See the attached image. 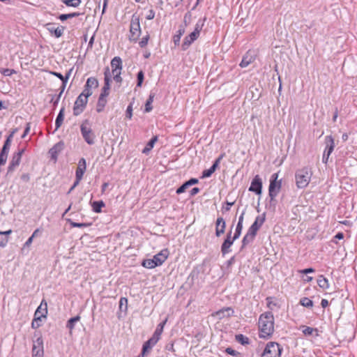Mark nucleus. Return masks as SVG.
Returning <instances> with one entry per match:
<instances>
[{"label": "nucleus", "instance_id": "1", "mask_svg": "<svg viewBox=\"0 0 357 357\" xmlns=\"http://www.w3.org/2000/svg\"><path fill=\"white\" fill-rule=\"evenodd\" d=\"M259 337H270L274 332V317L271 312L261 314L259 318Z\"/></svg>", "mask_w": 357, "mask_h": 357}, {"label": "nucleus", "instance_id": "2", "mask_svg": "<svg viewBox=\"0 0 357 357\" xmlns=\"http://www.w3.org/2000/svg\"><path fill=\"white\" fill-rule=\"evenodd\" d=\"M296 183L298 188H304L309 184L312 172L310 169L307 167H304L303 169H298L296 172Z\"/></svg>", "mask_w": 357, "mask_h": 357}, {"label": "nucleus", "instance_id": "3", "mask_svg": "<svg viewBox=\"0 0 357 357\" xmlns=\"http://www.w3.org/2000/svg\"><path fill=\"white\" fill-rule=\"evenodd\" d=\"M90 96V93L88 89L83 90L82 93L77 97L73 107V114L75 116L79 115L84 109L88 102V98Z\"/></svg>", "mask_w": 357, "mask_h": 357}, {"label": "nucleus", "instance_id": "4", "mask_svg": "<svg viewBox=\"0 0 357 357\" xmlns=\"http://www.w3.org/2000/svg\"><path fill=\"white\" fill-rule=\"evenodd\" d=\"M141 32L139 17L136 14H133L132 15L130 24V40L136 42L138 40Z\"/></svg>", "mask_w": 357, "mask_h": 357}, {"label": "nucleus", "instance_id": "5", "mask_svg": "<svg viewBox=\"0 0 357 357\" xmlns=\"http://www.w3.org/2000/svg\"><path fill=\"white\" fill-rule=\"evenodd\" d=\"M278 173H274L271 175L268 188V195L271 202L275 199V197L278 195L281 188V181H278Z\"/></svg>", "mask_w": 357, "mask_h": 357}, {"label": "nucleus", "instance_id": "6", "mask_svg": "<svg viewBox=\"0 0 357 357\" xmlns=\"http://www.w3.org/2000/svg\"><path fill=\"white\" fill-rule=\"evenodd\" d=\"M282 348L280 344L274 342H268L261 354V357H280Z\"/></svg>", "mask_w": 357, "mask_h": 357}, {"label": "nucleus", "instance_id": "7", "mask_svg": "<svg viewBox=\"0 0 357 357\" xmlns=\"http://www.w3.org/2000/svg\"><path fill=\"white\" fill-rule=\"evenodd\" d=\"M202 29V26L197 24L195 28V30L188 36H187L183 40L182 44L183 50H186L190 45L197 39L199 36L200 31Z\"/></svg>", "mask_w": 357, "mask_h": 357}, {"label": "nucleus", "instance_id": "8", "mask_svg": "<svg viewBox=\"0 0 357 357\" xmlns=\"http://www.w3.org/2000/svg\"><path fill=\"white\" fill-rule=\"evenodd\" d=\"M81 133L86 142L89 144H94L95 135L89 126L88 121H84L80 126Z\"/></svg>", "mask_w": 357, "mask_h": 357}, {"label": "nucleus", "instance_id": "9", "mask_svg": "<svg viewBox=\"0 0 357 357\" xmlns=\"http://www.w3.org/2000/svg\"><path fill=\"white\" fill-rule=\"evenodd\" d=\"M32 357H44L43 340L40 335L33 341Z\"/></svg>", "mask_w": 357, "mask_h": 357}, {"label": "nucleus", "instance_id": "10", "mask_svg": "<svg viewBox=\"0 0 357 357\" xmlns=\"http://www.w3.org/2000/svg\"><path fill=\"white\" fill-rule=\"evenodd\" d=\"M24 152V149H20L17 153H15L10 162L8 168V172H13L17 167L20 165L22 154Z\"/></svg>", "mask_w": 357, "mask_h": 357}, {"label": "nucleus", "instance_id": "11", "mask_svg": "<svg viewBox=\"0 0 357 357\" xmlns=\"http://www.w3.org/2000/svg\"><path fill=\"white\" fill-rule=\"evenodd\" d=\"M265 221V214L258 215L253 224L250 227L248 231L250 234L256 236L257 231L260 229Z\"/></svg>", "mask_w": 357, "mask_h": 357}, {"label": "nucleus", "instance_id": "12", "mask_svg": "<svg viewBox=\"0 0 357 357\" xmlns=\"http://www.w3.org/2000/svg\"><path fill=\"white\" fill-rule=\"evenodd\" d=\"M42 305V304L40 305ZM45 308L44 309L45 313L39 314L40 313L41 306H39L34 314V319L31 323V327L33 328H38L40 326L41 317H45L47 314V303L45 304Z\"/></svg>", "mask_w": 357, "mask_h": 357}, {"label": "nucleus", "instance_id": "13", "mask_svg": "<svg viewBox=\"0 0 357 357\" xmlns=\"http://www.w3.org/2000/svg\"><path fill=\"white\" fill-rule=\"evenodd\" d=\"M234 314V310L231 307H227L220 309L213 313H212L211 316L217 317L218 319H222L225 317H229Z\"/></svg>", "mask_w": 357, "mask_h": 357}, {"label": "nucleus", "instance_id": "14", "mask_svg": "<svg viewBox=\"0 0 357 357\" xmlns=\"http://www.w3.org/2000/svg\"><path fill=\"white\" fill-rule=\"evenodd\" d=\"M262 188V182L259 175L255 176L252 181L249 190L255 192L257 195H261Z\"/></svg>", "mask_w": 357, "mask_h": 357}, {"label": "nucleus", "instance_id": "15", "mask_svg": "<svg viewBox=\"0 0 357 357\" xmlns=\"http://www.w3.org/2000/svg\"><path fill=\"white\" fill-rule=\"evenodd\" d=\"M111 77V73H109V69L107 68L106 71L105 72V83L104 86L102 89V92L100 95L107 96L109 93V89H110V79Z\"/></svg>", "mask_w": 357, "mask_h": 357}, {"label": "nucleus", "instance_id": "16", "mask_svg": "<svg viewBox=\"0 0 357 357\" xmlns=\"http://www.w3.org/2000/svg\"><path fill=\"white\" fill-rule=\"evenodd\" d=\"M326 142L327 144V146L323 155V162H326L325 157L327 156V158H328L329 155L333 152L335 147L334 139L331 136H327L326 137Z\"/></svg>", "mask_w": 357, "mask_h": 357}, {"label": "nucleus", "instance_id": "17", "mask_svg": "<svg viewBox=\"0 0 357 357\" xmlns=\"http://www.w3.org/2000/svg\"><path fill=\"white\" fill-rule=\"evenodd\" d=\"M86 169V160L84 158H82L77 165V167L75 172V176L77 180H82L83 175Z\"/></svg>", "mask_w": 357, "mask_h": 357}, {"label": "nucleus", "instance_id": "18", "mask_svg": "<svg viewBox=\"0 0 357 357\" xmlns=\"http://www.w3.org/2000/svg\"><path fill=\"white\" fill-rule=\"evenodd\" d=\"M223 158V155H220V157H218L215 161L214 162V163L213 164V165L208 169H206L204 170L203 172H202V178H207V177H210L211 176V174L215 172V171L216 170V169L218 168L220 162V160L222 159Z\"/></svg>", "mask_w": 357, "mask_h": 357}, {"label": "nucleus", "instance_id": "19", "mask_svg": "<svg viewBox=\"0 0 357 357\" xmlns=\"http://www.w3.org/2000/svg\"><path fill=\"white\" fill-rule=\"evenodd\" d=\"M215 235L218 237L225 233L226 223L222 217H219L216 220Z\"/></svg>", "mask_w": 357, "mask_h": 357}, {"label": "nucleus", "instance_id": "20", "mask_svg": "<svg viewBox=\"0 0 357 357\" xmlns=\"http://www.w3.org/2000/svg\"><path fill=\"white\" fill-rule=\"evenodd\" d=\"M167 256L168 251L167 250H163L160 252L154 255L153 259L155 262L157 263V266H160L167 259Z\"/></svg>", "mask_w": 357, "mask_h": 357}, {"label": "nucleus", "instance_id": "21", "mask_svg": "<svg viewBox=\"0 0 357 357\" xmlns=\"http://www.w3.org/2000/svg\"><path fill=\"white\" fill-rule=\"evenodd\" d=\"M255 59V56L250 52H248L245 56L243 57L241 62L240 63V66L241 68H246L250 63H252Z\"/></svg>", "mask_w": 357, "mask_h": 357}, {"label": "nucleus", "instance_id": "22", "mask_svg": "<svg viewBox=\"0 0 357 357\" xmlns=\"http://www.w3.org/2000/svg\"><path fill=\"white\" fill-rule=\"evenodd\" d=\"M64 146V144L62 142H60L56 144L50 150V153L51 154V157L53 159H56L57 155L60 153Z\"/></svg>", "mask_w": 357, "mask_h": 357}, {"label": "nucleus", "instance_id": "23", "mask_svg": "<svg viewBox=\"0 0 357 357\" xmlns=\"http://www.w3.org/2000/svg\"><path fill=\"white\" fill-rule=\"evenodd\" d=\"M98 86V79L95 77H89L88 78L86 83L84 86V89H88L89 92L90 93V96L92 94L91 89L92 88H96Z\"/></svg>", "mask_w": 357, "mask_h": 357}, {"label": "nucleus", "instance_id": "24", "mask_svg": "<svg viewBox=\"0 0 357 357\" xmlns=\"http://www.w3.org/2000/svg\"><path fill=\"white\" fill-rule=\"evenodd\" d=\"M70 71H68L67 73V74L66 75V76H63L61 73H56V72H54L52 73V74L54 75H55L56 77H59L61 81H62V86H61V90L62 91H64L65 89V87H66V83L69 79V77H70Z\"/></svg>", "mask_w": 357, "mask_h": 357}, {"label": "nucleus", "instance_id": "25", "mask_svg": "<svg viewBox=\"0 0 357 357\" xmlns=\"http://www.w3.org/2000/svg\"><path fill=\"white\" fill-rule=\"evenodd\" d=\"M234 241V239H232V240L225 239V241L223 242V243L221 246V252L223 255H225L230 252L229 248L232 245Z\"/></svg>", "mask_w": 357, "mask_h": 357}, {"label": "nucleus", "instance_id": "26", "mask_svg": "<svg viewBox=\"0 0 357 357\" xmlns=\"http://www.w3.org/2000/svg\"><path fill=\"white\" fill-rule=\"evenodd\" d=\"M64 29H65V28L62 26H57V27L50 26L48 28V30L50 31V32H51L52 33H54V35L56 38H59L63 35Z\"/></svg>", "mask_w": 357, "mask_h": 357}, {"label": "nucleus", "instance_id": "27", "mask_svg": "<svg viewBox=\"0 0 357 357\" xmlns=\"http://www.w3.org/2000/svg\"><path fill=\"white\" fill-rule=\"evenodd\" d=\"M157 141L158 137L154 136L142 150V153L144 154H148L150 152V151L153 148V146Z\"/></svg>", "mask_w": 357, "mask_h": 357}, {"label": "nucleus", "instance_id": "28", "mask_svg": "<svg viewBox=\"0 0 357 357\" xmlns=\"http://www.w3.org/2000/svg\"><path fill=\"white\" fill-rule=\"evenodd\" d=\"M317 284L320 288L324 289H326L329 287L328 280L324 275L319 276Z\"/></svg>", "mask_w": 357, "mask_h": 357}, {"label": "nucleus", "instance_id": "29", "mask_svg": "<svg viewBox=\"0 0 357 357\" xmlns=\"http://www.w3.org/2000/svg\"><path fill=\"white\" fill-rule=\"evenodd\" d=\"M107 96L100 95L98 104H97V111L100 112L103 110L106 103H107Z\"/></svg>", "mask_w": 357, "mask_h": 357}, {"label": "nucleus", "instance_id": "30", "mask_svg": "<svg viewBox=\"0 0 357 357\" xmlns=\"http://www.w3.org/2000/svg\"><path fill=\"white\" fill-rule=\"evenodd\" d=\"M184 33H185V27L181 26L179 27V29L177 31V33L175 34L173 37L174 43L176 45H179L181 38L183 35Z\"/></svg>", "mask_w": 357, "mask_h": 357}, {"label": "nucleus", "instance_id": "31", "mask_svg": "<svg viewBox=\"0 0 357 357\" xmlns=\"http://www.w3.org/2000/svg\"><path fill=\"white\" fill-rule=\"evenodd\" d=\"M64 107H62L56 119L55 126L56 130L59 128L63 123V116H64Z\"/></svg>", "mask_w": 357, "mask_h": 357}, {"label": "nucleus", "instance_id": "32", "mask_svg": "<svg viewBox=\"0 0 357 357\" xmlns=\"http://www.w3.org/2000/svg\"><path fill=\"white\" fill-rule=\"evenodd\" d=\"M112 69H122V61L120 57L116 56L111 61Z\"/></svg>", "mask_w": 357, "mask_h": 357}, {"label": "nucleus", "instance_id": "33", "mask_svg": "<svg viewBox=\"0 0 357 357\" xmlns=\"http://www.w3.org/2000/svg\"><path fill=\"white\" fill-rule=\"evenodd\" d=\"M121 69H112V75L113 76L114 80L121 84L122 82V78L121 77Z\"/></svg>", "mask_w": 357, "mask_h": 357}, {"label": "nucleus", "instance_id": "34", "mask_svg": "<svg viewBox=\"0 0 357 357\" xmlns=\"http://www.w3.org/2000/svg\"><path fill=\"white\" fill-rule=\"evenodd\" d=\"M142 265L146 268H153L157 266V263L155 262L153 259H145L142 261Z\"/></svg>", "mask_w": 357, "mask_h": 357}, {"label": "nucleus", "instance_id": "35", "mask_svg": "<svg viewBox=\"0 0 357 357\" xmlns=\"http://www.w3.org/2000/svg\"><path fill=\"white\" fill-rule=\"evenodd\" d=\"M154 97H155V94L154 93H151L149 95V98L146 100V102L145 104V109L144 110H145L146 112H151L152 110L151 104L153 102Z\"/></svg>", "mask_w": 357, "mask_h": 357}, {"label": "nucleus", "instance_id": "36", "mask_svg": "<svg viewBox=\"0 0 357 357\" xmlns=\"http://www.w3.org/2000/svg\"><path fill=\"white\" fill-rule=\"evenodd\" d=\"M255 236V235H253V234H250L249 231H248L242 240L243 247L245 246L246 245H248V243L252 242L254 240Z\"/></svg>", "mask_w": 357, "mask_h": 357}, {"label": "nucleus", "instance_id": "37", "mask_svg": "<svg viewBox=\"0 0 357 357\" xmlns=\"http://www.w3.org/2000/svg\"><path fill=\"white\" fill-rule=\"evenodd\" d=\"M236 340L243 345L249 344V338L242 334L236 335Z\"/></svg>", "mask_w": 357, "mask_h": 357}, {"label": "nucleus", "instance_id": "38", "mask_svg": "<svg viewBox=\"0 0 357 357\" xmlns=\"http://www.w3.org/2000/svg\"><path fill=\"white\" fill-rule=\"evenodd\" d=\"M67 6L77 7L81 3V0H61Z\"/></svg>", "mask_w": 357, "mask_h": 357}, {"label": "nucleus", "instance_id": "39", "mask_svg": "<svg viewBox=\"0 0 357 357\" xmlns=\"http://www.w3.org/2000/svg\"><path fill=\"white\" fill-rule=\"evenodd\" d=\"M105 206V204L102 201L99 202H93L92 204V207L93 211L96 213H100L101 211V208Z\"/></svg>", "mask_w": 357, "mask_h": 357}, {"label": "nucleus", "instance_id": "40", "mask_svg": "<svg viewBox=\"0 0 357 357\" xmlns=\"http://www.w3.org/2000/svg\"><path fill=\"white\" fill-rule=\"evenodd\" d=\"M315 333V335L318 336V330L317 328H313L309 326H304V329L303 330V333L306 335H311L313 333Z\"/></svg>", "mask_w": 357, "mask_h": 357}, {"label": "nucleus", "instance_id": "41", "mask_svg": "<svg viewBox=\"0 0 357 357\" xmlns=\"http://www.w3.org/2000/svg\"><path fill=\"white\" fill-rule=\"evenodd\" d=\"M80 319V317L79 316H76L75 317H73V318H70L68 321V323H67V327L70 329V330H73L74 328V326H75V324L76 322H77L78 321H79Z\"/></svg>", "mask_w": 357, "mask_h": 357}, {"label": "nucleus", "instance_id": "42", "mask_svg": "<svg viewBox=\"0 0 357 357\" xmlns=\"http://www.w3.org/2000/svg\"><path fill=\"white\" fill-rule=\"evenodd\" d=\"M167 321V319H165V320L164 321L159 324L158 326H157V328L155 329V331L154 332V334H155L156 335H158L160 337V335L163 331L164 326L166 324Z\"/></svg>", "mask_w": 357, "mask_h": 357}, {"label": "nucleus", "instance_id": "43", "mask_svg": "<svg viewBox=\"0 0 357 357\" xmlns=\"http://www.w3.org/2000/svg\"><path fill=\"white\" fill-rule=\"evenodd\" d=\"M300 303L304 306V307H311L313 306V302L309 299L308 298H303L301 301H300Z\"/></svg>", "mask_w": 357, "mask_h": 357}, {"label": "nucleus", "instance_id": "44", "mask_svg": "<svg viewBox=\"0 0 357 357\" xmlns=\"http://www.w3.org/2000/svg\"><path fill=\"white\" fill-rule=\"evenodd\" d=\"M0 73L4 76H11L12 75L15 74L16 71L13 69L0 68Z\"/></svg>", "mask_w": 357, "mask_h": 357}, {"label": "nucleus", "instance_id": "45", "mask_svg": "<svg viewBox=\"0 0 357 357\" xmlns=\"http://www.w3.org/2000/svg\"><path fill=\"white\" fill-rule=\"evenodd\" d=\"M152 345L150 344H148V341L145 342L142 351V356L144 357V356L149 351V349L152 348Z\"/></svg>", "mask_w": 357, "mask_h": 357}, {"label": "nucleus", "instance_id": "46", "mask_svg": "<svg viewBox=\"0 0 357 357\" xmlns=\"http://www.w3.org/2000/svg\"><path fill=\"white\" fill-rule=\"evenodd\" d=\"M12 137H13V134H10L8 137L7 139L6 140L5 144H4L3 147L1 151H8V149H9V146H10V142H11V138Z\"/></svg>", "mask_w": 357, "mask_h": 357}, {"label": "nucleus", "instance_id": "47", "mask_svg": "<svg viewBox=\"0 0 357 357\" xmlns=\"http://www.w3.org/2000/svg\"><path fill=\"white\" fill-rule=\"evenodd\" d=\"M8 157V151H1L0 153V165H4Z\"/></svg>", "mask_w": 357, "mask_h": 357}, {"label": "nucleus", "instance_id": "48", "mask_svg": "<svg viewBox=\"0 0 357 357\" xmlns=\"http://www.w3.org/2000/svg\"><path fill=\"white\" fill-rule=\"evenodd\" d=\"M123 306H125L124 310L126 311L128 308V299L125 297L121 298L119 301V308L122 310Z\"/></svg>", "mask_w": 357, "mask_h": 357}, {"label": "nucleus", "instance_id": "49", "mask_svg": "<svg viewBox=\"0 0 357 357\" xmlns=\"http://www.w3.org/2000/svg\"><path fill=\"white\" fill-rule=\"evenodd\" d=\"M144 73H143V71L140 70L137 73V86L140 87L142 86L143 80H144Z\"/></svg>", "mask_w": 357, "mask_h": 357}, {"label": "nucleus", "instance_id": "50", "mask_svg": "<svg viewBox=\"0 0 357 357\" xmlns=\"http://www.w3.org/2000/svg\"><path fill=\"white\" fill-rule=\"evenodd\" d=\"M159 340L160 337L153 333V336L147 341L148 344H150L153 347Z\"/></svg>", "mask_w": 357, "mask_h": 357}, {"label": "nucleus", "instance_id": "51", "mask_svg": "<svg viewBox=\"0 0 357 357\" xmlns=\"http://www.w3.org/2000/svg\"><path fill=\"white\" fill-rule=\"evenodd\" d=\"M149 40V35L147 34L146 36H144L141 40L139 43V45L141 47H144L148 44Z\"/></svg>", "mask_w": 357, "mask_h": 357}, {"label": "nucleus", "instance_id": "52", "mask_svg": "<svg viewBox=\"0 0 357 357\" xmlns=\"http://www.w3.org/2000/svg\"><path fill=\"white\" fill-rule=\"evenodd\" d=\"M70 225L73 227H87L91 225L90 223H77L70 221Z\"/></svg>", "mask_w": 357, "mask_h": 357}, {"label": "nucleus", "instance_id": "53", "mask_svg": "<svg viewBox=\"0 0 357 357\" xmlns=\"http://www.w3.org/2000/svg\"><path fill=\"white\" fill-rule=\"evenodd\" d=\"M34 238H32V236H31L28 239L27 241L24 243V244L23 245V247L22 248V251H24L26 248H29L30 245H31L32 242H33V240Z\"/></svg>", "mask_w": 357, "mask_h": 357}, {"label": "nucleus", "instance_id": "54", "mask_svg": "<svg viewBox=\"0 0 357 357\" xmlns=\"http://www.w3.org/2000/svg\"><path fill=\"white\" fill-rule=\"evenodd\" d=\"M188 187H189V185L187 183V182L184 183L181 186H180L176 190V193L177 194H181V193L184 192L185 191L186 188H188Z\"/></svg>", "mask_w": 357, "mask_h": 357}, {"label": "nucleus", "instance_id": "55", "mask_svg": "<svg viewBox=\"0 0 357 357\" xmlns=\"http://www.w3.org/2000/svg\"><path fill=\"white\" fill-rule=\"evenodd\" d=\"M126 116L129 119H130L132 118V107L131 104L130 105H128V107H127Z\"/></svg>", "mask_w": 357, "mask_h": 357}, {"label": "nucleus", "instance_id": "56", "mask_svg": "<svg viewBox=\"0 0 357 357\" xmlns=\"http://www.w3.org/2000/svg\"><path fill=\"white\" fill-rule=\"evenodd\" d=\"M63 91H62V90H61V92L59 93V94L57 96V97L56 98V99H54V98H52L51 101L53 102L54 105H56L58 104L59 100H60V98L62 95Z\"/></svg>", "mask_w": 357, "mask_h": 357}, {"label": "nucleus", "instance_id": "57", "mask_svg": "<svg viewBox=\"0 0 357 357\" xmlns=\"http://www.w3.org/2000/svg\"><path fill=\"white\" fill-rule=\"evenodd\" d=\"M154 17H155V12L152 9L149 10L146 18L147 20H150L153 19Z\"/></svg>", "mask_w": 357, "mask_h": 357}, {"label": "nucleus", "instance_id": "58", "mask_svg": "<svg viewBox=\"0 0 357 357\" xmlns=\"http://www.w3.org/2000/svg\"><path fill=\"white\" fill-rule=\"evenodd\" d=\"M226 352L231 356H236L238 353L233 349L228 347L226 349Z\"/></svg>", "mask_w": 357, "mask_h": 357}, {"label": "nucleus", "instance_id": "59", "mask_svg": "<svg viewBox=\"0 0 357 357\" xmlns=\"http://www.w3.org/2000/svg\"><path fill=\"white\" fill-rule=\"evenodd\" d=\"M30 128H31L30 123H26V126L25 130L24 131V133L22 136V138H25L26 135L29 132Z\"/></svg>", "mask_w": 357, "mask_h": 357}, {"label": "nucleus", "instance_id": "60", "mask_svg": "<svg viewBox=\"0 0 357 357\" xmlns=\"http://www.w3.org/2000/svg\"><path fill=\"white\" fill-rule=\"evenodd\" d=\"M299 272L301 273H303V274H307V273H314V270L312 268H309L301 270Z\"/></svg>", "mask_w": 357, "mask_h": 357}, {"label": "nucleus", "instance_id": "61", "mask_svg": "<svg viewBox=\"0 0 357 357\" xmlns=\"http://www.w3.org/2000/svg\"><path fill=\"white\" fill-rule=\"evenodd\" d=\"M186 182L188 184V185L190 186L192 185L197 184L199 182V181L197 178H191V179H190L189 181H188Z\"/></svg>", "mask_w": 357, "mask_h": 357}, {"label": "nucleus", "instance_id": "62", "mask_svg": "<svg viewBox=\"0 0 357 357\" xmlns=\"http://www.w3.org/2000/svg\"><path fill=\"white\" fill-rule=\"evenodd\" d=\"M12 233V230L9 229L6 231H1V234L6 238L8 239V236Z\"/></svg>", "mask_w": 357, "mask_h": 357}, {"label": "nucleus", "instance_id": "63", "mask_svg": "<svg viewBox=\"0 0 357 357\" xmlns=\"http://www.w3.org/2000/svg\"><path fill=\"white\" fill-rule=\"evenodd\" d=\"M199 188H193L190 191V195L194 196L199 192Z\"/></svg>", "mask_w": 357, "mask_h": 357}, {"label": "nucleus", "instance_id": "64", "mask_svg": "<svg viewBox=\"0 0 357 357\" xmlns=\"http://www.w3.org/2000/svg\"><path fill=\"white\" fill-rule=\"evenodd\" d=\"M59 18L61 21H65V20L69 19V16H68V14H61L59 15Z\"/></svg>", "mask_w": 357, "mask_h": 357}]
</instances>
